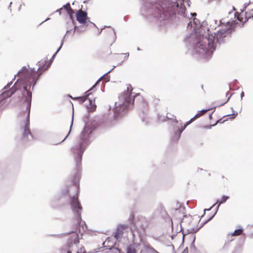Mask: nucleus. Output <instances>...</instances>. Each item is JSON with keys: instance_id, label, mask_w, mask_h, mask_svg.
I'll use <instances>...</instances> for the list:
<instances>
[{"instance_id": "1", "label": "nucleus", "mask_w": 253, "mask_h": 253, "mask_svg": "<svg viewBox=\"0 0 253 253\" xmlns=\"http://www.w3.org/2000/svg\"><path fill=\"white\" fill-rule=\"evenodd\" d=\"M243 10L240 13L231 11L228 15L219 21L218 27L211 26L210 28L200 25L199 20L194 18L188 24L193 27L194 34L187 37L185 42L189 46V49L194 55L200 57L209 58L215 50L217 43H220L234 28L236 24H243L249 18L253 17V14L249 13H243Z\"/></svg>"}, {"instance_id": "2", "label": "nucleus", "mask_w": 253, "mask_h": 253, "mask_svg": "<svg viewBox=\"0 0 253 253\" xmlns=\"http://www.w3.org/2000/svg\"><path fill=\"white\" fill-rule=\"evenodd\" d=\"M42 72L40 68L38 69L37 71H36L34 69L30 68L29 67H23L17 75H15V77L18 76L19 78L15 82L12 87L10 90H7V89L12 84V82H11L8 83L3 88L5 90L4 92L0 96V102L3 99L11 96L16 90L19 89L23 96L25 97L26 108L23 117L22 125L24 127L23 135L24 139L25 140H29L32 138L29 129V117L32 100L31 90L33 88Z\"/></svg>"}, {"instance_id": "3", "label": "nucleus", "mask_w": 253, "mask_h": 253, "mask_svg": "<svg viewBox=\"0 0 253 253\" xmlns=\"http://www.w3.org/2000/svg\"><path fill=\"white\" fill-rule=\"evenodd\" d=\"M132 91V86L128 84L127 86V90L119 95L118 100L115 103L113 109L114 119L122 117L131 106V103L134 101V97L139 96L138 93L134 94Z\"/></svg>"}, {"instance_id": "4", "label": "nucleus", "mask_w": 253, "mask_h": 253, "mask_svg": "<svg viewBox=\"0 0 253 253\" xmlns=\"http://www.w3.org/2000/svg\"><path fill=\"white\" fill-rule=\"evenodd\" d=\"M92 130L91 127L86 125L81 134L80 141L72 148V152L77 166L81 163L82 155L89 143L88 138Z\"/></svg>"}, {"instance_id": "5", "label": "nucleus", "mask_w": 253, "mask_h": 253, "mask_svg": "<svg viewBox=\"0 0 253 253\" xmlns=\"http://www.w3.org/2000/svg\"><path fill=\"white\" fill-rule=\"evenodd\" d=\"M70 205L73 212L76 216L78 223H80L81 221V213L82 208L78 201V197L77 196L75 195L71 198Z\"/></svg>"}, {"instance_id": "6", "label": "nucleus", "mask_w": 253, "mask_h": 253, "mask_svg": "<svg viewBox=\"0 0 253 253\" xmlns=\"http://www.w3.org/2000/svg\"><path fill=\"white\" fill-rule=\"evenodd\" d=\"M192 121H189L186 123L183 126L181 122H175L174 126V136L173 137L172 139L174 141H177L179 140L182 131L185 129L186 126L189 125Z\"/></svg>"}, {"instance_id": "7", "label": "nucleus", "mask_w": 253, "mask_h": 253, "mask_svg": "<svg viewBox=\"0 0 253 253\" xmlns=\"http://www.w3.org/2000/svg\"><path fill=\"white\" fill-rule=\"evenodd\" d=\"M192 121H189L186 123L183 126L181 122H175L174 126V136L173 137L172 139L174 141H177L179 140L182 131L185 129L186 126L189 125Z\"/></svg>"}, {"instance_id": "8", "label": "nucleus", "mask_w": 253, "mask_h": 253, "mask_svg": "<svg viewBox=\"0 0 253 253\" xmlns=\"http://www.w3.org/2000/svg\"><path fill=\"white\" fill-rule=\"evenodd\" d=\"M143 244L133 243L127 248L126 253H141L144 250L142 249Z\"/></svg>"}, {"instance_id": "9", "label": "nucleus", "mask_w": 253, "mask_h": 253, "mask_svg": "<svg viewBox=\"0 0 253 253\" xmlns=\"http://www.w3.org/2000/svg\"><path fill=\"white\" fill-rule=\"evenodd\" d=\"M79 243V240L78 235L76 233L73 232L70 240V247H72V250L69 251L67 253H72L73 249L77 248Z\"/></svg>"}, {"instance_id": "10", "label": "nucleus", "mask_w": 253, "mask_h": 253, "mask_svg": "<svg viewBox=\"0 0 253 253\" xmlns=\"http://www.w3.org/2000/svg\"><path fill=\"white\" fill-rule=\"evenodd\" d=\"M77 20L82 24L85 23L87 18L86 12L80 10L78 11L76 14Z\"/></svg>"}, {"instance_id": "11", "label": "nucleus", "mask_w": 253, "mask_h": 253, "mask_svg": "<svg viewBox=\"0 0 253 253\" xmlns=\"http://www.w3.org/2000/svg\"><path fill=\"white\" fill-rule=\"evenodd\" d=\"M185 3L187 4L188 6H189V4L187 2H182L181 0H179L176 2H174L173 4V7H176L178 9H179V10L178 11V12H182L183 13L184 12L186 8H185Z\"/></svg>"}, {"instance_id": "12", "label": "nucleus", "mask_w": 253, "mask_h": 253, "mask_svg": "<svg viewBox=\"0 0 253 253\" xmlns=\"http://www.w3.org/2000/svg\"><path fill=\"white\" fill-rule=\"evenodd\" d=\"M160 10L158 9L157 5L151 6L150 9L148 10V12L150 15H153L155 17L158 18L160 14Z\"/></svg>"}, {"instance_id": "13", "label": "nucleus", "mask_w": 253, "mask_h": 253, "mask_svg": "<svg viewBox=\"0 0 253 253\" xmlns=\"http://www.w3.org/2000/svg\"><path fill=\"white\" fill-rule=\"evenodd\" d=\"M125 225H120L118 227L117 230V232L115 233V237L118 240L121 237L123 233V230L125 228Z\"/></svg>"}, {"instance_id": "14", "label": "nucleus", "mask_w": 253, "mask_h": 253, "mask_svg": "<svg viewBox=\"0 0 253 253\" xmlns=\"http://www.w3.org/2000/svg\"><path fill=\"white\" fill-rule=\"evenodd\" d=\"M113 70V69H112L111 70H110V71H109L107 73H106L105 74H104L103 76H102L99 80L98 81L95 83V84L92 86V87L91 88H90L89 90H88L87 91H86L85 92L86 93V96H88L89 94H90V93H89V92L90 91V90H91L92 88H93L94 87V86L100 81V80L102 79H104L106 80V82H108L109 81V79L108 77H106L105 78V77L108 74H109V73H110L111 72V71Z\"/></svg>"}, {"instance_id": "15", "label": "nucleus", "mask_w": 253, "mask_h": 253, "mask_svg": "<svg viewBox=\"0 0 253 253\" xmlns=\"http://www.w3.org/2000/svg\"><path fill=\"white\" fill-rule=\"evenodd\" d=\"M89 102V105H87V108L89 112H92L95 110L96 105L94 104V101L89 99L88 100Z\"/></svg>"}, {"instance_id": "16", "label": "nucleus", "mask_w": 253, "mask_h": 253, "mask_svg": "<svg viewBox=\"0 0 253 253\" xmlns=\"http://www.w3.org/2000/svg\"><path fill=\"white\" fill-rule=\"evenodd\" d=\"M229 196H222V197L221 198L220 200H218L216 203V204H218L217 206V210L218 209L219 206L221 204L224 203L227 201V200H228L229 199Z\"/></svg>"}, {"instance_id": "17", "label": "nucleus", "mask_w": 253, "mask_h": 253, "mask_svg": "<svg viewBox=\"0 0 253 253\" xmlns=\"http://www.w3.org/2000/svg\"><path fill=\"white\" fill-rule=\"evenodd\" d=\"M243 232V229L242 228H240V229H236L234 231V232L233 233H232L231 234V235L232 236H239L240 235H241L242 234Z\"/></svg>"}, {"instance_id": "18", "label": "nucleus", "mask_w": 253, "mask_h": 253, "mask_svg": "<svg viewBox=\"0 0 253 253\" xmlns=\"http://www.w3.org/2000/svg\"><path fill=\"white\" fill-rule=\"evenodd\" d=\"M63 9L64 8L67 11H72V9L71 8L70 4L69 3L63 5Z\"/></svg>"}, {"instance_id": "19", "label": "nucleus", "mask_w": 253, "mask_h": 253, "mask_svg": "<svg viewBox=\"0 0 253 253\" xmlns=\"http://www.w3.org/2000/svg\"><path fill=\"white\" fill-rule=\"evenodd\" d=\"M203 115V114L201 113L200 111L195 115V116L193 117L191 119V121H194L197 118H199L200 117H201V116Z\"/></svg>"}, {"instance_id": "20", "label": "nucleus", "mask_w": 253, "mask_h": 253, "mask_svg": "<svg viewBox=\"0 0 253 253\" xmlns=\"http://www.w3.org/2000/svg\"><path fill=\"white\" fill-rule=\"evenodd\" d=\"M63 41H62V42H61V44L60 45V46L59 47V48L57 49V50L56 51V52L55 53V54L53 55V56L52 57V59L53 58L55 55V54L60 50V49H61L62 46L63 45Z\"/></svg>"}, {"instance_id": "21", "label": "nucleus", "mask_w": 253, "mask_h": 253, "mask_svg": "<svg viewBox=\"0 0 253 253\" xmlns=\"http://www.w3.org/2000/svg\"><path fill=\"white\" fill-rule=\"evenodd\" d=\"M73 116L72 117V124H71V126H70V129L71 128L72 126V125H73ZM70 131H71V129L70 130V131H69V132L68 134L66 136V137H65V138L62 140V142H63V141H64V140L67 138V137H68V136L69 134V133H70Z\"/></svg>"}, {"instance_id": "22", "label": "nucleus", "mask_w": 253, "mask_h": 253, "mask_svg": "<svg viewBox=\"0 0 253 253\" xmlns=\"http://www.w3.org/2000/svg\"><path fill=\"white\" fill-rule=\"evenodd\" d=\"M209 110H210V109H203V110H201L200 112L203 114V115L206 113L207 111H208Z\"/></svg>"}, {"instance_id": "23", "label": "nucleus", "mask_w": 253, "mask_h": 253, "mask_svg": "<svg viewBox=\"0 0 253 253\" xmlns=\"http://www.w3.org/2000/svg\"><path fill=\"white\" fill-rule=\"evenodd\" d=\"M81 100V101H82V102H84L85 100H87V98H84V97H80L79 98Z\"/></svg>"}, {"instance_id": "24", "label": "nucleus", "mask_w": 253, "mask_h": 253, "mask_svg": "<svg viewBox=\"0 0 253 253\" xmlns=\"http://www.w3.org/2000/svg\"><path fill=\"white\" fill-rule=\"evenodd\" d=\"M124 55H125V58L126 59L129 56V53H125L124 54Z\"/></svg>"}, {"instance_id": "25", "label": "nucleus", "mask_w": 253, "mask_h": 253, "mask_svg": "<svg viewBox=\"0 0 253 253\" xmlns=\"http://www.w3.org/2000/svg\"><path fill=\"white\" fill-rule=\"evenodd\" d=\"M198 230H199V229H197V228H196V229H191V232H196Z\"/></svg>"}, {"instance_id": "26", "label": "nucleus", "mask_w": 253, "mask_h": 253, "mask_svg": "<svg viewBox=\"0 0 253 253\" xmlns=\"http://www.w3.org/2000/svg\"><path fill=\"white\" fill-rule=\"evenodd\" d=\"M244 96V92L242 91L241 93V99H242L243 96Z\"/></svg>"}, {"instance_id": "27", "label": "nucleus", "mask_w": 253, "mask_h": 253, "mask_svg": "<svg viewBox=\"0 0 253 253\" xmlns=\"http://www.w3.org/2000/svg\"><path fill=\"white\" fill-rule=\"evenodd\" d=\"M215 204H214L212 207H211L210 209H205L204 211H210V210H211V209L213 206H215Z\"/></svg>"}, {"instance_id": "28", "label": "nucleus", "mask_w": 253, "mask_h": 253, "mask_svg": "<svg viewBox=\"0 0 253 253\" xmlns=\"http://www.w3.org/2000/svg\"><path fill=\"white\" fill-rule=\"evenodd\" d=\"M62 9H63V8H61L60 9H58L57 10V12H59V14H61V10H62Z\"/></svg>"}, {"instance_id": "29", "label": "nucleus", "mask_w": 253, "mask_h": 253, "mask_svg": "<svg viewBox=\"0 0 253 253\" xmlns=\"http://www.w3.org/2000/svg\"><path fill=\"white\" fill-rule=\"evenodd\" d=\"M141 12H142V14H143V15H145L146 16L147 15V14H145L144 13V9H142L141 10Z\"/></svg>"}, {"instance_id": "30", "label": "nucleus", "mask_w": 253, "mask_h": 253, "mask_svg": "<svg viewBox=\"0 0 253 253\" xmlns=\"http://www.w3.org/2000/svg\"><path fill=\"white\" fill-rule=\"evenodd\" d=\"M249 5V3H246L244 4V9H245Z\"/></svg>"}, {"instance_id": "31", "label": "nucleus", "mask_w": 253, "mask_h": 253, "mask_svg": "<svg viewBox=\"0 0 253 253\" xmlns=\"http://www.w3.org/2000/svg\"><path fill=\"white\" fill-rule=\"evenodd\" d=\"M68 13L71 16V15L73 13V10H72V11H67Z\"/></svg>"}, {"instance_id": "32", "label": "nucleus", "mask_w": 253, "mask_h": 253, "mask_svg": "<svg viewBox=\"0 0 253 253\" xmlns=\"http://www.w3.org/2000/svg\"><path fill=\"white\" fill-rule=\"evenodd\" d=\"M74 253H82V249H81V252L80 253L79 251H75Z\"/></svg>"}, {"instance_id": "33", "label": "nucleus", "mask_w": 253, "mask_h": 253, "mask_svg": "<svg viewBox=\"0 0 253 253\" xmlns=\"http://www.w3.org/2000/svg\"><path fill=\"white\" fill-rule=\"evenodd\" d=\"M68 190H66L65 192L63 191V194H65L66 193H67L68 192Z\"/></svg>"}, {"instance_id": "34", "label": "nucleus", "mask_w": 253, "mask_h": 253, "mask_svg": "<svg viewBox=\"0 0 253 253\" xmlns=\"http://www.w3.org/2000/svg\"><path fill=\"white\" fill-rule=\"evenodd\" d=\"M191 15H192V16H194V15H196V14L195 13H191Z\"/></svg>"}, {"instance_id": "35", "label": "nucleus", "mask_w": 253, "mask_h": 253, "mask_svg": "<svg viewBox=\"0 0 253 253\" xmlns=\"http://www.w3.org/2000/svg\"><path fill=\"white\" fill-rule=\"evenodd\" d=\"M214 215V214L213 216H212L211 218H210L208 220V221L210 220H211V219L213 217V216Z\"/></svg>"}, {"instance_id": "36", "label": "nucleus", "mask_w": 253, "mask_h": 253, "mask_svg": "<svg viewBox=\"0 0 253 253\" xmlns=\"http://www.w3.org/2000/svg\"><path fill=\"white\" fill-rule=\"evenodd\" d=\"M217 211V210H216V211H215V213H214V214H216V213Z\"/></svg>"}, {"instance_id": "37", "label": "nucleus", "mask_w": 253, "mask_h": 253, "mask_svg": "<svg viewBox=\"0 0 253 253\" xmlns=\"http://www.w3.org/2000/svg\"><path fill=\"white\" fill-rule=\"evenodd\" d=\"M217 211V210H216V211H215V213H214V214H216V213Z\"/></svg>"}, {"instance_id": "38", "label": "nucleus", "mask_w": 253, "mask_h": 253, "mask_svg": "<svg viewBox=\"0 0 253 253\" xmlns=\"http://www.w3.org/2000/svg\"><path fill=\"white\" fill-rule=\"evenodd\" d=\"M217 211V210H216V211H215V213H214V214H216V213Z\"/></svg>"}, {"instance_id": "39", "label": "nucleus", "mask_w": 253, "mask_h": 253, "mask_svg": "<svg viewBox=\"0 0 253 253\" xmlns=\"http://www.w3.org/2000/svg\"><path fill=\"white\" fill-rule=\"evenodd\" d=\"M217 211V210H216V211H215V213H214V214H216V213Z\"/></svg>"}, {"instance_id": "40", "label": "nucleus", "mask_w": 253, "mask_h": 253, "mask_svg": "<svg viewBox=\"0 0 253 253\" xmlns=\"http://www.w3.org/2000/svg\"><path fill=\"white\" fill-rule=\"evenodd\" d=\"M142 120V121H144V118H143Z\"/></svg>"}, {"instance_id": "41", "label": "nucleus", "mask_w": 253, "mask_h": 253, "mask_svg": "<svg viewBox=\"0 0 253 253\" xmlns=\"http://www.w3.org/2000/svg\"><path fill=\"white\" fill-rule=\"evenodd\" d=\"M211 126H209V128H211Z\"/></svg>"}, {"instance_id": "42", "label": "nucleus", "mask_w": 253, "mask_h": 253, "mask_svg": "<svg viewBox=\"0 0 253 253\" xmlns=\"http://www.w3.org/2000/svg\"><path fill=\"white\" fill-rule=\"evenodd\" d=\"M211 115H210V118H211Z\"/></svg>"}, {"instance_id": "43", "label": "nucleus", "mask_w": 253, "mask_h": 253, "mask_svg": "<svg viewBox=\"0 0 253 253\" xmlns=\"http://www.w3.org/2000/svg\"><path fill=\"white\" fill-rule=\"evenodd\" d=\"M252 11H253V8L252 9Z\"/></svg>"}]
</instances>
